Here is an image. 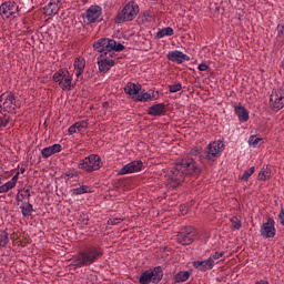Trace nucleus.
<instances>
[{
	"instance_id": "nucleus-1",
	"label": "nucleus",
	"mask_w": 284,
	"mask_h": 284,
	"mask_svg": "<svg viewBox=\"0 0 284 284\" xmlns=\"http://www.w3.org/2000/svg\"><path fill=\"white\" fill-rule=\"evenodd\" d=\"M194 174H201V168L196 163V159L189 154L186 158L179 160L174 168L166 174V187L169 190H175L184 181L186 176H192Z\"/></svg>"
},
{
	"instance_id": "nucleus-2",
	"label": "nucleus",
	"mask_w": 284,
	"mask_h": 284,
	"mask_svg": "<svg viewBox=\"0 0 284 284\" xmlns=\"http://www.w3.org/2000/svg\"><path fill=\"white\" fill-rule=\"evenodd\" d=\"M101 256H103L102 247L89 246L73 256L72 261L75 267H89V265L97 263Z\"/></svg>"
},
{
	"instance_id": "nucleus-3",
	"label": "nucleus",
	"mask_w": 284,
	"mask_h": 284,
	"mask_svg": "<svg viewBox=\"0 0 284 284\" xmlns=\"http://www.w3.org/2000/svg\"><path fill=\"white\" fill-rule=\"evenodd\" d=\"M139 4L134 1L126 3L123 9L118 12L114 18V23H125L128 21H134L139 14Z\"/></svg>"
},
{
	"instance_id": "nucleus-4",
	"label": "nucleus",
	"mask_w": 284,
	"mask_h": 284,
	"mask_svg": "<svg viewBox=\"0 0 284 284\" xmlns=\"http://www.w3.org/2000/svg\"><path fill=\"white\" fill-rule=\"evenodd\" d=\"M93 50H95V52H100L101 54H105V52H123L125 47L120 42L116 43L112 39L102 38L93 44Z\"/></svg>"
},
{
	"instance_id": "nucleus-5",
	"label": "nucleus",
	"mask_w": 284,
	"mask_h": 284,
	"mask_svg": "<svg viewBox=\"0 0 284 284\" xmlns=\"http://www.w3.org/2000/svg\"><path fill=\"white\" fill-rule=\"evenodd\" d=\"M53 81H54V83H58V85H59V88H61V90H64L67 92L74 90L72 74H70V71H68V69L58 70L53 74Z\"/></svg>"
},
{
	"instance_id": "nucleus-6",
	"label": "nucleus",
	"mask_w": 284,
	"mask_h": 284,
	"mask_svg": "<svg viewBox=\"0 0 284 284\" xmlns=\"http://www.w3.org/2000/svg\"><path fill=\"white\" fill-rule=\"evenodd\" d=\"M19 108L17 97L12 92H6L0 95V112H14Z\"/></svg>"
},
{
	"instance_id": "nucleus-7",
	"label": "nucleus",
	"mask_w": 284,
	"mask_h": 284,
	"mask_svg": "<svg viewBox=\"0 0 284 284\" xmlns=\"http://www.w3.org/2000/svg\"><path fill=\"white\" fill-rule=\"evenodd\" d=\"M101 156L91 154L81 160L78 164V168L79 170H84V172H97V170H101Z\"/></svg>"
},
{
	"instance_id": "nucleus-8",
	"label": "nucleus",
	"mask_w": 284,
	"mask_h": 284,
	"mask_svg": "<svg viewBox=\"0 0 284 284\" xmlns=\"http://www.w3.org/2000/svg\"><path fill=\"white\" fill-rule=\"evenodd\" d=\"M163 280V270L156 266L153 270L143 272L139 278L140 284H159Z\"/></svg>"
},
{
	"instance_id": "nucleus-9",
	"label": "nucleus",
	"mask_w": 284,
	"mask_h": 284,
	"mask_svg": "<svg viewBox=\"0 0 284 284\" xmlns=\"http://www.w3.org/2000/svg\"><path fill=\"white\" fill-rule=\"evenodd\" d=\"M2 19H17L19 17V4L14 1H7L0 6Z\"/></svg>"
},
{
	"instance_id": "nucleus-10",
	"label": "nucleus",
	"mask_w": 284,
	"mask_h": 284,
	"mask_svg": "<svg viewBox=\"0 0 284 284\" xmlns=\"http://www.w3.org/2000/svg\"><path fill=\"white\" fill-rule=\"evenodd\" d=\"M223 150H225V143H223V141L217 140L211 142L206 148L205 158L209 161H216V159L221 156V152H223Z\"/></svg>"
},
{
	"instance_id": "nucleus-11",
	"label": "nucleus",
	"mask_w": 284,
	"mask_h": 284,
	"mask_svg": "<svg viewBox=\"0 0 284 284\" xmlns=\"http://www.w3.org/2000/svg\"><path fill=\"white\" fill-rule=\"evenodd\" d=\"M194 239H196V230L192 226L183 229L178 234V243H180V245H192V243H194Z\"/></svg>"
},
{
	"instance_id": "nucleus-12",
	"label": "nucleus",
	"mask_w": 284,
	"mask_h": 284,
	"mask_svg": "<svg viewBox=\"0 0 284 284\" xmlns=\"http://www.w3.org/2000/svg\"><path fill=\"white\" fill-rule=\"evenodd\" d=\"M112 54V52H104L98 57L100 72H110V69L114 67V59Z\"/></svg>"
},
{
	"instance_id": "nucleus-13",
	"label": "nucleus",
	"mask_w": 284,
	"mask_h": 284,
	"mask_svg": "<svg viewBox=\"0 0 284 284\" xmlns=\"http://www.w3.org/2000/svg\"><path fill=\"white\" fill-rule=\"evenodd\" d=\"M270 105L273 110H283L284 108V91L273 90L270 97Z\"/></svg>"
},
{
	"instance_id": "nucleus-14",
	"label": "nucleus",
	"mask_w": 284,
	"mask_h": 284,
	"mask_svg": "<svg viewBox=\"0 0 284 284\" xmlns=\"http://www.w3.org/2000/svg\"><path fill=\"white\" fill-rule=\"evenodd\" d=\"M103 14V9L99 4L91 6L87 9L84 19L88 23H97Z\"/></svg>"
},
{
	"instance_id": "nucleus-15",
	"label": "nucleus",
	"mask_w": 284,
	"mask_h": 284,
	"mask_svg": "<svg viewBox=\"0 0 284 284\" xmlns=\"http://www.w3.org/2000/svg\"><path fill=\"white\" fill-rule=\"evenodd\" d=\"M261 236L264 239H274L276 236V227H274V219L267 217V221L262 224L261 229Z\"/></svg>"
},
{
	"instance_id": "nucleus-16",
	"label": "nucleus",
	"mask_w": 284,
	"mask_h": 284,
	"mask_svg": "<svg viewBox=\"0 0 284 284\" xmlns=\"http://www.w3.org/2000/svg\"><path fill=\"white\" fill-rule=\"evenodd\" d=\"M141 170H143V161L136 160L122 166L118 174H120V176H123L125 174H134V172H141Z\"/></svg>"
},
{
	"instance_id": "nucleus-17",
	"label": "nucleus",
	"mask_w": 284,
	"mask_h": 284,
	"mask_svg": "<svg viewBox=\"0 0 284 284\" xmlns=\"http://www.w3.org/2000/svg\"><path fill=\"white\" fill-rule=\"evenodd\" d=\"M61 10V0H50V2L44 7V14L47 17H52L59 14Z\"/></svg>"
},
{
	"instance_id": "nucleus-18",
	"label": "nucleus",
	"mask_w": 284,
	"mask_h": 284,
	"mask_svg": "<svg viewBox=\"0 0 284 284\" xmlns=\"http://www.w3.org/2000/svg\"><path fill=\"white\" fill-rule=\"evenodd\" d=\"M193 267H195V270H199L200 272H207V270L214 268V260H212V257H209L207 260L195 261L193 262Z\"/></svg>"
},
{
	"instance_id": "nucleus-19",
	"label": "nucleus",
	"mask_w": 284,
	"mask_h": 284,
	"mask_svg": "<svg viewBox=\"0 0 284 284\" xmlns=\"http://www.w3.org/2000/svg\"><path fill=\"white\" fill-rule=\"evenodd\" d=\"M168 59L173 63H183V61H190V58L187 57V54L179 50L170 51L168 53Z\"/></svg>"
},
{
	"instance_id": "nucleus-20",
	"label": "nucleus",
	"mask_w": 284,
	"mask_h": 284,
	"mask_svg": "<svg viewBox=\"0 0 284 284\" xmlns=\"http://www.w3.org/2000/svg\"><path fill=\"white\" fill-rule=\"evenodd\" d=\"M234 112L241 123H246V121H250V112L247 109H245V106L234 105Z\"/></svg>"
},
{
	"instance_id": "nucleus-21",
	"label": "nucleus",
	"mask_w": 284,
	"mask_h": 284,
	"mask_svg": "<svg viewBox=\"0 0 284 284\" xmlns=\"http://www.w3.org/2000/svg\"><path fill=\"white\" fill-rule=\"evenodd\" d=\"M17 181H19V172H17L10 181L0 185V194H8L9 190H14V187H17Z\"/></svg>"
},
{
	"instance_id": "nucleus-22",
	"label": "nucleus",
	"mask_w": 284,
	"mask_h": 284,
	"mask_svg": "<svg viewBox=\"0 0 284 284\" xmlns=\"http://www.w3.org/2000/svg\"><path fill=\"white\" fill-rule=\"evenodd\" d=\"M124 92H125V94H129V97L136 99V97H139V92H141V84H136L134 82H129L124 87Z\"/></svg>"
},
{
	"instance_id": "nucleus-23",
	"label": "nucleus",
	"mask_w": 284,
	"mask_h": 284,
	"mask_svg": "<svg viewBox=\"0 0 284 284\" xmlns=\"http://www.w3.org/2000/svg\"><path fill=\"white\" fill-rule=\"evenodd\" d=\"M63 150V146L61 144H53L51 146H47L41 150V154L43 159H50L53 154H58V152H61Z\"/></svg>"
},
{
	"instance_id": "nucleus-24",
	"label": "nucleus",
	"mask_w": 284,
	"mask_h": 284,
	"mask_svg": "<svg viewBox=\"0 0 284 284\" xmlns=\"http://www.w3.org/2000/svg\"><path fill=\"white\" fill-rule=\"evenodd\" d=\"M148 114L150 116H162V114H165V104L159 103V104L152 105L149 109Z\"/></svg>"
},
{
	"instance_id": "nucleus-25",
	"label": "nucleus",
	"mask_w": 284,
	"mask_h": 284,
	"mask_svg": "<svg viewBox=\"0 0 284 284\" xmlns=\"http://www.w3.org/2000/svg\"><path fill=\"white\" fill-rule=\"evenodd\" d=\"M74 70H75V77L79 79L85 70V59L83 58H77L74 60Z\"/></svg>"
},
{
	"instance_id": "nucleus-26",
	"label": "nucleus",
	"mask_w": 284,
	"mask_h": 284,
	"mask_svg": "<svg viewBox=\"0 0 284 284\" xmlns=\"http://www.w3.org/2000/svg\"><path fill=\"white\" fill-rule=\"evenodd\" d=\"M272 179V169L263 166L257 175L258 181H270Z\"/></svg>"
},
{
	"instance_id": "nucleus-27",
	"label": "nucleus",
	"mask_w": 284,
	"mask_h": 284,
	"mask_svg": "<svg viewBox=\"0 0 284 284\" xmlns=\"http://www.w3.org/2000/svg\"><path fill=\"white\" fill-rule=\"evenodd\" d=\"M20 210H21L22 216H24V217L30 216V214H32V212H34V209H33L32 204H30V202H22Z\"/></svg>"
},
{
	"instance_id": "nucleus-28",
	"label": "nucleus",
	"mask_w": 284,
	"mask_h": 284,
	"mask_svg": "<svg viewBox=\"0 0 284 284\" xmlns=\"http://www.w3.org/2000/svg\"><path fill=\"white\" fill-rule=\"evenodd\" d=\"M174 36V29L172 27H166L156 32L158 39H163L164 37H172Z\"/></svg>"
},
{
	"instance_id": "nucleus-29",
	"label": "nucleus",
	"mask_w": 284,
	"mask_h": 284,
	"mask_svg": "<svg viewBox=\"0 0 284 284\" xmlns=\"http://www.w3.org/2000/svg\"><path fill=\"white\" fill-rule=\"evenodd\" d=\"M190 278V272L181 271L174 276L175 283H185Z\"/></svg>"
},
{
	"instance_id": "nucleus-30",
	"label": "nucleus",
	"mask_w": 284,
	"mask_h": 284,
	"mask_svg": "<svg viewBox=\"0 0 284 284\" xmlns=\"http://www.w3.org/2000/svg\"><path fill=\"white\" fill-rule=\"evenodd\" d=\"M260 143H263V138L256 136V135H251L248 139V145L251 148H258Z\"/></svg>"
},
{
	"instance_id": "nucleus-31",
	"label": "nucleus",
	"mask_w": 284,
	"mask_h": 284,
	"mask_svg": "<svg viewBox=\"0 0 284 284\" xmlns=\"http://www.w3.org/2000/svg\"><path fill=\"white\" fill-rule=\"evenodd\" d=\"M10 243V239L8 237V232L0 231V247H6Z\"/></svg>"
},
{
	"instance_id": "nucleus-32",
	"label": "nucleus",
	"mask_w": 284,
	"mask_h": 284,
	"mask_svg": "<svg viewBox=\"0 0 284 284\" xmlns=\"http://www.w3.org/2000/svg\"><path fill=\"white\" fill-rule=\"evenodd\" d=\"M231 227L232 230H241V227L243 226V224L241 223V220H239V217L233 216L231 217Z\"/></svg>"
},
{
	"instance_id": "nucleus-33",
	"label": "nucleus",
	"mask_w": 284,
	"mask_h": 284,
	"mask_svg": "<svg viewBox=\"0 0 284 284\" xmlns=\"http://www.w3.org/2000/svg\"><path fill=\"white\" fill-rule=\"evenodd\" d=\"M74 125L78 132H85L88 130V122L85 120L75 122Z\"/></svg>"
},
{
	"instance_id": "nucleus-34",
	"label": "nucleus",
	"mask_w": 284,
	"mask_h": 284,
	"mask_svg": "<svg viewBox=\"0 0 284 284\" xmlns=\"http://www.w3.org/2000/svg\"><path fill=\"white\" fill-rule=\"evenodd\" d=\"M152 100V94L145 92L142 94H138L135 98V101H141L143 103H145L146 101H151Z\"/></svg>"
},
{
	"instance_id": "nucleus-35",
	"label": "nucleus",
	"mask_w": 284,
	"mask_h": 284,
	"mask_svg": "<svg viewBox=\"0 0 284 284\" xmlns=\"http://www.w3.org/2000/svg\"><path fill=\"white\" fill-rule=\"evenodd\" d=\"M90 189H89V186H87V185H82V186H80V187H77V189H74L73 190V194H77V195H79V194H90Z\"/></svg>"
},
{
	"instance_id": "nucleus-36",
	"label": "nucleus",
	"mask_w": 284,
	"mask_h": 284,
	"mask_svg": "<svg viewBox=\"0 0 284 284\" xmlns=\"http://www.w3.org/2000/svg\"><path fill=\"white\" fill-rule=\"evenodd\" d=\"M255 171H256V169L254 166H251L241 176L242 181H250V176H252V174H254Z\"/></svg>"
},
{
	"instance_id": "nucleus-37",
	"label": "nucleus",
	"mask_w": 284,
	"mask_h": 284,
	"mask_svg": "<svg viewBox=\"0 0 284 284\" xmlns=\"http://www.w3.org/2000/svg\"><path fill=\"white\" fill-rule=\"evenodd\" d=\"M181 90H183V84H181V83L169 85V92H171V93L181 92Z\"/></svg>"
},
{
	"instance_id": "nucleus-38",
	"label": "nucleus",
	"mask_w": 284,
	"mask_h": 284,
	"mask_svg": "<svg viewBox=\"0 0 284 284\" xmlns=\"http://www.w3.org/2000/svg\"><path fill=\"white\" fill-rule=\"evenodd\" d=\"M120 223H123V219L121 217H112L108 220V225H119Z\"/></svg>"
},
{
	"instance_id": "nucleus-39",
	"label": "nucleus",
	"mask_w": 284,
	"mask_h": 284,
	"mask_svg": "<svg viewBox=\"0 0 284 284\" xmlns=\"http://www.w3.org/2000/svg\"><path fill=\"white\" fill-rule=\"evenodd\" d=\"M224 255H225V252H215L209 258H212V261H219V258H222V256Z\"/></svg>"
},
{
	"instance_id": "nucleus-40",
	"label": "nucleus",
	"mask_w": 284,
	"mask_h": 284,
	"mask_svg": "<svg viewBox=\"0 0 284 284\" xmlns=\"http://www.w3.org/2000/svg\"><path fill=\"white\" fill-rule=\"evenodd\" d=\"M20 196H21L22 201L26 200V199H30V190L29 189H23L20 193Z\"/></svg>"
},
{
	"instance_id": "nucleus-41",
	"label": "nucleus",
	"mask_w": 284,
	"mask_h": 284,
	"mask_svg": "<svg viewBox=\"0 0 284 284\" xmlns=\"http://www.w3.org/2000/svg\"><path fill=\"white\" fill-rule=\"evenodd\" d=\"M277 37H284V22L277 26Z\"/></svg>"
},
{
	"instance_id": "nucleus-42",
	"label": "nucleus",
	"mask_w": 284,
	"mask_h": 284,
	"mask_svg": "<svg viewBox=\"0 0 284 284\" xmlns=\"http://www.w3.org/2000/svg\"><path fill=\"white\" fill-rule=\"evenodd\" d=\"M197 70H200V72H207V70H210V65L206 63H201L199 64Z\"/></svg>"
},
{
	"instance_id": "nucleus-43",
	"label": "nucleus",
	"mask_w": 284,
	"mask_h": 284,
	"mask_svg": "<svg viewBox=\"0 0 284 284\" xmlns=\"http://www.w3.org/2000/svg\"><path fill=\"white\" fill-rule=\"evenodd\" d=\"M68 132H69V134H77V132H79V131H78L75 124H73V125H71V126L68 129Z\"/></svg>"
},
{
	"instance_id": "nucleus-44",
	"label": "nucleus",
	"mask_w": 284,
	"mask_h": 284,
	"mask_svg": "<svg viewBox=\"0 0 284 284\" xmlns=\"http://www.w3.org/2000/svg\"><path fill=\"white\" fill-rule=\"evenodd\" d=\"M8 123H9V120H8V119H1V120H0V126H1V128H6V126L8 125Z\"/></svg>"
},
{
	"instance_id": "nucleus-45",
	"label": "nucleus",
	"mask_w": 284,
	"mask_h": 284,
	"mask_svg": "<svg viewBox=\"0 0 284 284\" xmlns=\"http://www.w3.org/2000/svg\"><path fill=\"white\" fill-rule=\"evenodd\" d=\"M72 176H74V174H72V173H67L65 174V179H72Z\"/></svg>"
},
{
	"instance_id": "nucleus-46",
	"label": "nucleus",
	"mask_w": 284,
	"mask_h": 284,
	"mask_svg": "<svg viewBox=\"0 0 284 284\" xmlns=\"http://www.w3.org/2000/svg\"><path fill=\"white\" fill-rule=\"evenodd\" d=\"M20 172H21V174H23V173L26 172V169H24V168H21V169H20Z\"/></svg>"
},
{
	"instance_id": "nucleus-47",
	"label": "nucleus",
	"mask_w": 284,
	"mask_h": 284,
	"mask_svg": "<svg viewBox=\"0 0 284 284\" xmlns=\"http://www.w3.org/2000/svg\"><path fill=\"white\" fill-rule=\"evenodd\" d=\"M103 105H108V102H105Z\"/></svg>"
},
{
	"instance_id": "nucleus-48",
	"label": "nucleus",
	"mask_w": 284,
	"mask_h": 284,
	"mask_svg": "<svg viewBox=\"0 0 284 284\" xmlns=\"http://www.w3.org/2000/svg\"><path fill=\"white\" fill-rule=\"evenodd\" d=\"M0 185H1V178H0Z\"/></svg>"
}]
</instances>
